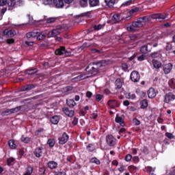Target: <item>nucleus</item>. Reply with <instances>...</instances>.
<instances>
[{"label": "nucleus", "instance_id": "27", "mask_svg": "<svg viewBox=\"0 0 175 175\" xmlns=\"http://www.w3.org/2000/svg\"><path fill=\"white\" fill-rule=\"evenodd\" d=\"M115 84L118 90H121V88H122V81H121V79H117L116 80Z\"/></svg>", "mask_w": 175, "mask_h": 175}, {"label": "nucleus", "instance_id": "36", "mask_svg": "<svg viewBox=\"0 0 175 175\" xmlns=\"http://www.w3.org/2000/svg\"><path fill=\"white\" fill-rule=\"evenodd\" d=\"M33 172V167L29 166L27 167L25 174H24L23 175H31L32 174Z\"/></svg>", "mask_w": 175, "mask_h": 175}, {"label": "nucleus", "instance_id": "43", "mask_svg": "<svg viewBox=\"0 0 175 175\" xmlns=\"http://www.w3.org/2000/svg\"><path fill=\"white\" fill-rule=\"evenodd\" d=\"M90 163H96V165H100V161H99V159H96V158H92L90 159Z\"/></svg>", "mask_w": 175, "mask_h": 175}, {"label": "nucleus", "instance_id": "54", "mask_svg": "<svg viewBox=\"0 0 175 175\" xmlns=\"http://www.w3.org/2000/svg\"><path fill=\"white\" fill-rule=\"evenodd\" d=\"M169 84H170V85H171V87H174V88L175 79H172L171 80H170Z\"/></svg>", "mask_w": 175, "mask_h": 175}, {"label": "nucleus", "instance_id": "58", "mask_svg": "<svg viewBox=\"0 0 175 175\" xmlns=\"http://www.w3.org/2000/svg\"><path fill=\"white\" fill-rule=\"evenodd\" d=\"M7 43H8V44H12L13 43H14V39L13 38H10V39H8L6 40Z\"/></svg>", "mask_w": 175, "mask_h": 175}, {"label": "nucleus", "instance_id": "35", "mask_svg": "<svg viewBox=\"0 0 175 175\" xmlns=\"http://www.w3.org/2000/svg\"><path fill=\"white\" fill-rule=\"evenodd\" d=\"M36 32H29L26 35V38H27V39H31V38H36Z\"/></svg>", "mask_w": 175, "mask_h": 175}, {"label": "nucleus", "instance_id": "41", "mask_svg": "<svg viewBox=\"0 0 175 175\" xmlns=\"http://www.w3.org/2000/svg\"><path fill=\"white\" fill-rule=\"evenodd\" d=\"M125 96L126 99H135L136 98V95H135V94H131V93L126 94Z\"/></svg>", "mask_w": 175, "mask_h": 175}, {"label": "nucleus", "instance_id": "52", "mask_svg": "<svg viewBox=\"0 0 175 175\" xmlns=\"http://www.w3.org/2000/svg\"><path fill=\"white\" fill-rule=\"evenodd\" d=\"M165 136L168 137V139H174V135H173V134L170 133H166Z\"/></svg>", "mask_w": 175, "mask_h": 175}, {"label": "nucleus", "instance_id": "48", "mask_svg": "<svg viewBox=\"0 0 175 175\" xmlns=\"http://www.w3.org/2000/svg\"><path fill=\"white\" fill-rule=\"evenodd\" d=\"M48 144L50 147H54V144H55V143L54 142V139H49Z\"/></svg>", "mask_w": 175, "mask_h": 175}, {"label": "nucleus", "instance_id": "63", "mask_svg": "<svg viewBox=\"0 0 175 175\" xmlns=\"http://www.w3.org/2000/svg\"><path fill=\"white\" fill-rule=\"evenodd\" d=\"M133 160L134 161V162H139V157L135 156V157L133 158Z\"/></svg>", "mask_w": 175, "mask_h": 175}, {"label": "nucleus", "instance_id": "50", "mask_svg": "<svg viewBox=\"0 0 175 175\" xmlns=\"http://www.w3.org/2000/svg\"><path fill=\"white\" fill-rule=\"evenodd\" d=\"M103 27V25H97L94 26V29L95 31H99V29H102Z\"/></svg>", "mask_w": 175, "mask_h": 175}, {"label": "nucleus", "instance_id": "5", "mask_svg": "<svg viewBox=\"0 0 175 175\" xmlns=\"http://www.w3.org/2000/svg\"><path fill=\"white\" fill-rule=\"evenodd\" d=\"M130 79L133 83H139L140 80V74L137 71H133L130 75Z\"/></svg>", "mask_w": 175, "mask_h": 175}, {"label": "nucleus", "instance_id": "57", "mask_svg": "<svg viewBox=\"0 0 175 175\" xmlns=\"http://www.w3.org/2000/svg\"><path fill=\"white\" fill-rule=\"evenodd\" d=\"M132 2H133V0H129L126 1L123 5L125 6H129V5L132 4Z\"/></svg>", "mask_w": 175, "mask_h": 175}, {"label": "nucleus", "instance_id": "46", "mask_svg": "<svg viewBox=\"0 0 175 175\" xmlns=\"http://www.w3.org/2000/svg\"><path fill=\"white\" fill-rule=\"evenodd\" d=\"M12 162H14V158L10 157L7 160V164L8 166H12Z\"/></svg>", "mask_w": 175, "mask_h": 175}, {"label": "nucleus", "instance_id": "2", "mask_svg": "<svg viewBox=\"0 0 175 175\" xmlns=\"http://www.w3.org/2000/svg\"><path fill=\"white\" fill-rule=\"evenodd\" d=\"M106 60H102L97 63H91L86 68V72H88L90 75L92 76H95L99 73V68H102V66H106L107 65Z\"/></svg>", "mask_w": 175, "mask_h": 175}, {"label": "nucleus", "instance_id": "42", "mask_svg": "<svg viewBox=\"0 0 175 175\" xmlns=\"http://www.w3.org/2000/svg\"><path fill=\"white\" fill-rule=\"evenodd\" d=\"M11 111V114H13L14 113H18V111H20V110H21V107H16L14 109H10Z\"/></svg>", "mask_w": 175, "mask_h": 175}, {"label": "nucleus", "instance_id": "55", "mask_svg": "<svg viewBox=\"0 0 175 175\" xmlns=\"http://www.w3.org/2000/svg\"><path fill=\"white\" fill-rule=\"evenodd\" d=\"M78 122H79V119H77V118H74L72 122V124L73 125H77Z\"/></svg>", "mask_w": 175, "mask_h": 175}, {"label": "nucleus", "instance_id": "19", "mask_svg": "<svg viewBox=\"0 0 175 175\" xmlns=\"http://www.w3.org/2000/svg\"><path fill=\"white\" fill-rule=\"evenodd\" d=\"M116 122L120 124L121 126H125V123L124 122V119L118 116V115L116 116L115 119Z\"/></svg>", "mask_w": 175, "mask_h": 175}, {"label": "nucleus", "instance_id": "29", "mask_svg": "<svg viewBox=\"0 0 175 175\" xmlns=\"http://www.w3.org/2000/svg\"><path fill=\"white\" fill-rule=\"evenodd\" d=\"M66 104L69 106V107H75V106H76V103L73 99L66 100Z\"/></svg>", "mask_w": 175, "mask_h": 175}, {"label": "nucleus", "instance_id": "38", "mask_svg": "<svg viewBox=\"0 0 175 175\" xmlns=\"http://www.w3.org/2000/svg\"><path fill=\"white\" fill-rule=\"evenodd\" d=\"M55 20H57V18L55 17H50L45 19V21L48 23V24H51L53 23H55Z\"/></svg>", "mask_w": 175, "mask_h": 175}, {"label": "nucleus", "instance_id": "14", "mask_svg": "<svg viewBox=\"0 0 175 175\" xmlns=\"http://www.w3.org/2000/svg\"><path fill=\"white\" fill-rule=\"evenodd\" d=\"M148 96L150 99H152L153 98L157 96V93L155 92L154 88H150L148 91Z\"/></svg>", "mask_w": 175, "mask_h": 175}, {"label": "nucleus", "instance_id": "62", "mask_svg": "<svg viewBox=\"0 0 175 175\" xmlns=\"http://www.w3.org/2000/svg\"><path fill=\"white\" fill-rule=\"evenodd\" d=\"M25 44H27V46H33V42L26 41Z\"/></svg>", "mask_w": 175, "mask_h": 175}, {"label": "nucleus", "instance_id": "53", "mask_svg": "<svg viewBox=\"0 0 175 175\" xmlns=\"http://www.w3.org/2000/svg\"><path fill=\"white\" fill-rule=\"evenodd\" d=\"M132 159V155L131 154H127L125 157V161L126 162H129Z\"/></svg>", "mask_w": 175, "mask_h": 175}, {"label": "nucleus", "instance_id": "32", "mask_svg": "<svg viewBox=\"0 0 175 175\" xmlns=\"http://www.w3.org/2000/svg\"><path fill=\"white\" fill-rule=\"evenodd\" d=\"M37 72H38V69H36V68L30 69V70H27L25 71V74H26V75H35V73H37Z\"/></svg>", "mask_w": 175, "mask_h": 175}, {"label": "nucleus", "instance_id": "31", "mask_svg": "<svg viewBox=\"0 0 175 175\" xmlns=\"http://www.w3.org/2000/svg\"><path fill=\"white\" fill-rule=\"evenodd\" d=\"M79 5L81 8H87L88 6V0H79Z\"/></svg>", "mask_w": 175, "mask_h": 175}, {"label": "nucleus", "instance_id": "3", "mask_svg": "<svg viewBox=\"0 0 175 175\" xmlns=\"http://www.w3.org/2000/svg\"><path fill=\"white\" fill-rule=\"evenodd\" d=\"M16 0H0V6H6L1 10V13H5L6 10H13L16 9Z\"/></svg>", "mask_w": 175, "mask_h": 175}, {"label": "nucleus", "instance_id": "13", "mask_svg": "<svg viewBox=\"0 0 175 175\" xmlns=\"http://www.w3.org/2000/svg\"><path fill=\"white\" fill-rule=\"evenodd\" d=\"M124 16H123L122 15H120L118 14H114L112 18H111V22L113 24H116V23H120V21H121V20L122 19V18H124Z\"/></svg>", "mask_w": 175, "mask_h": 175}, {"label": "nucleus", "instance_id": "61", "mask_svg": "<svg viewBox=\"0 0 175 175\" xmlns=\"http://www.w3.org/2000/svg\"><path fill=\"white\" fill-rule=\"evenodd\" d=\"M91 96H92V92H88L86 93V97H87V98H91Z\"/></svg>", "mask_w": 175, "mask_h": 175}, {"label": "nucleus", "instance_id": "10", "mask_svg": "<svg viewBox=\"0 0 175 175\" xmlns=\"http://www.w3.org/2000/svg\"><path fill=\"white\" fill-rule=\"evenodd\" d=\"M163 72L165 75H169L170 72H172V70L173 69V64H167L163 66Z\"/></svg>", "mask_w": 175, "mask_h": 175}, {"label": "nucleus", "instance_id": "30", "mask_svg": "<svg viewBox=\"0 0 175 175\" xmlns=\"http://www.w3.org/2000/svg\"><path fill=\"white\" fill-rule=\"evenodd\" d=\"M105 2L107 6L113 8V6H114V3H116V0H105Z\"/></svg>", "mask_w": 175, "mask_h": 175}, {"label": "nucleus", "instance_id": "16", "mask_svg": "<svg viewBox=\"0 0 175 175\" xmlns=\"http://www.w3.org/2000/svg\"><path fill=\"white\" fill-rule=\"evenodd\" d=\"M63 111L68 117H73L75 116V111L69 110L68 108H63Z\"/></svg>", "mask_w": 175, "mask_h": 175}, {"label": "nucleus", "instance_id": "47", "mask_svg": "<svg viewBox=\"0 0 175 175\" xmlns=\"http://www.w3.org/2000/svg\"><path fill=\"white\" fill-rule=\"evenodd\" d=\"M10 114H12L10 109H5L1 113L2 116H9Z\"/></svg>", "mask_w": 175, "mask_h": 175}, {"label": "nucleus", "instance_id": "25", "mask_svg": "<svg viewBox=\"0 0 175 175\" xmlns=\"http://www.w3.org/2000/svg\"><path fill=\"white\" fill-rule=\"evenodd\" d=\"M8 146L12 150H14V148H17V145L15 144L14 139H10L8 141Z\"/></svg>", "mask_w": 175, "mask_h": 175}, {"label": "nucleus", "instance_id": "60", "mask_svg": "<svg viewBox=\"0 0 175 175\" xmlns=\"http://www.w3.org/2000/svg\"><path fill=\"white\" fill-rule=\"evenodd\" d=\"M91 118H93V120H96V118H98V114L93 113Z\"/></svg>", "mask_w": 175, "mask_h": 175}, {"label": "nucleus", "instance_id": "7", "mask_svg": "<svg viewBox=\"0 0 175 175\" xmlns=\"http://www.w3.org/2000/svg\"><path fill=\"white\" fill-rule=\"evenodd\" d=\"M61 32H62V30H61V29L59 28L54 29L51 31L49 32L48 36L49 38H54L55 36H58V35H59Z\"/></svg>", "mask_w": 175, "mask_h": 175}, {"label": "nucleus", "instance_id": "59", "mask_svg": "<svg viewBox=\"0 0 175 175\" xmlns=\"http://www.w3.org/2000/svg\"><path fill=\"white\" fill-rule=\"evenodd\" d=\"M122 69H124V70H126L128 69V64H126V63L123 64L122 65Z\"/></svg>", "mask_w": 175, "mask_h": 175}, {"label": "nucleus", "instance_id": "18", "mask_svg": "<svg viewBox=\"0 0 175 175\" xmlns=\"http://www.w3.org/2000/svg\"><path fill=\"white\" fill-rule=\"evenodd\" d=\"M152 64L154 68H155V69H159L162 66V63H161V62L156 59H153L152 61Z\"/></svg>", "mask_w": 175, "mask_h": 175}, {"label": "nucleus", "instance_id": "17", "mask_svg": "<svg viewBox=\"0 0 175 175\" xmlns=\"http://www.w3.org/2000/svg\"><path fill=\"white\" fill-rule=\"evenodd\" d=\"M54 5H55L56 8H61L65 5L64 3V0H54L53 1Z\"/></svg>", "mask_w": 175, "mask_h": 175}, {"label": "nucleus", "instance_id": "33", "mask_svg": "<svg viewBox=\"0 0 175 175\" xmlns=\"http://www.w3.org/2000/svg\"><path fill=\"white\" fill-rule=\"evenodd\" d=\"M21 141L23 143L28 144V143H29V142H31V138L23 135L21 137Z\"/></svg>", "mask_w": 175, "mask_h": 175}, {"label": "nucleus", "instance_id": "15", "mask_svg": "<svg viewBox=\"0 0 175 175\" xmlns=\"http://www.w3.org/2000/svg\"><path fill=\"white\" fill-rule=\"evenodd\" d=\"M88 77H91V76H88L87 75H79L72 79V81H80L81 80H84L85 79H88Z\"/></svg>", "mask_w": 175, "mask_h": 175}, {"label": "nucleus", "instance_id": "1", "mask_svg": "<svg viewBox=\"0 0 175 175\" xmlns=\"http://www.w3.org/2000/svg\"><path fill=\"white\" fill-rule=\"evenodd\" d=\"M148 21H150V17L148 16L139 18L137 21L133 22L132 25H127V30L129 31V32H135V31H137L139 28L144 27L146 23H148Z\"/></svg>", "mask_w": 175, "mask_h": 175}, {"label": "nucleus", "instance_id": "37", "mask_svg": "<svg viewBox=\"0 0 175 175\" xmlns=\"http://www.w3.org/2000/svg\"><path fill=\"white\" fill-rule=\"evenodd\" d=\"M140 51L142 54H147V52L148 51V47L146 45H143L140 49Z\"/></svg>", "mask_w": 175, "mask_h": 175}, {"label": "nucleus", "instance_id": "21", "mask_svg": "<svg viewBox=\"0 0 175 175\" xmlns=\"http://www.w3.org/2000/svg\"><path fill=\"white\" fill-rule=\"evenodd\" d=\"M139 9L138 8H135L130 10L129 14L130 16L126 17V20L129 21L130 18H132V15L133 13H137L139 12Z\"/></svg>", "mask_w": 175, "mask_h": 175}, {"label": "nucleus", "instance_id": "44", "mask_svg": "<svg viewBox=\"0 0 175 175\" xmlns=\"http://www.w3.org/2000/svg\"><path fill=\"white\" fill-rule=\"evenodd\" d=\"M87 150H88V151L92 152V151H94V150H95V146H94V144H90L87 146Z\"/></svg>", "mask_w": 175, "mask_h": 175}, {"label": "nucleus", "instance_id": "23", "mask_svg": "<svg viewBox=\"0 0 175 175\" xmlns=\"http://www.w3.org/2000/svg\"><path fill=\"white\" fill-rule=\"evenodd\" d=\"M90 8H95L99 5V0H88Z\"/></svg>", "mask_w": 175, "mask_h": 175}, {"label": "nucleus", "instance_id": "26", "mask_svg": "<svg viewBox=\"0 0 175 175\" xmlns=\"http://www.w3.org/2000/svg\"><path fill=\"white\" fill-rule=\"evenodd\" d=\"M58 166V163L57 162L51 161L48 163V167L50 169H55Z\"/></svg>", "mask_w": 175, "mask_h": 175}, {"label": "nucleus", "instance_id": "8", "mask_svg": "<svg viewBox=\"0 0 175 175\" xmlns=\"http://www.w3.org/2000/svg\"><path fill=\"white\" fill-rule=\"evenodd\" d=\"M56 55H62L63 54H65L67 56L70 55V52L69 51H66L65 47L62 46L61 48L57 49L55 52Z\"/></svg>", "mask_w": 175, "mask_h": 175}, {"label": "nucleus", "instance_id": "6", "mask_svg": "<svg viewBox=\"0 0 175 175\" xmlns=\"http://www.w3.org/2000/svg\"><path fill=\"white\" fill-rule=\"evenodd\" d=\"M106 142L109 147H114L116 145V138L111 135H107Z\"/></svg>", "mask_w": 175, "mask_h": 175}, {"label": "nucleus", "instance_id": "49", "mask_svg": "<svg viewBox=\"0 0 175 175\" xmlns=\"http://www.w3.org/2000/svg\"><path fill=\"white\" fill-rule=\"evenodd\" d=\"M146 58L145 55H141L137 57V60L142 62V61H144V59Z\"/></svg>", "mask_w": 175, "mask_h": 175}, {"label": "nucleus", "instance_id": "12", "mask_svg": "<svg viewBox=\"0 0 175 175\" xmlns=\"http://www.w3.org/2000/svg\"><path fill=\"white\" fill-rule=\"evenodd\" d=\"M3 33V36H5V38H13V36L16 35V31L12 29H5Z\"/></svg>", "mask_w": 175, "mask_h": 175}, {"label": "nucleus", "instance_id": "40", "mask_svg": "<svg viewBox=\"0 0 175 175\" xmlns=\"http://www.w3.org/2000/svg\"><path fill=\"white\" fill-rule=\"evenodd\" d=\"M150 56L152 58H159V57H161V55L159 52H153L150 54Z\"/></svg>", "mask_w": 175, "mask_h": 175}, {"label": "nucleus", "instance_id": "9", "mask_svg": "<svg viewBox=\"0 0 175 175\" xmlns=\"http://www.w3.org/2000/svg\"><path fill=\"white\" fill-rule=\"evenodd\" d=\"M175 99V95L172 92H169L165 94V103H169L170 102H173Z\"/></svg>", "mask_w": 175, "mask_h": 175}, {"label": "nucleus", "instance_id": "22", "mask_svg": "<svg viewBox=\"0 0 175 175\" xmlns=\"http://www.w3.org/2000/svg\"><path fill=\"white\" fill-rule=\"evenodd\" d=\"M118 103L117 100H109L108 101V105L109 106V107H111V109H114V107H116V106H118Z\"/></svg>", "mask_w": 175, "mask_h": 175}, {"label": "nucleus", "instance_id": "24", "mask_svg": "<svg viewBox=\"0 0 175 175\" xmlns=\"http://www.w3.org/2000/svg\"><path fill=\"white\" fill-rule=\"evenodd\" d=\"M36 38H37V40H43L44 39H46V34L43 33H39V32H36Z\"/></svg>", "mask_w": 175, "mask_h": 175}, {"label": "nucleus", "instance_id": "28", "mask_svg": "<svg viewBox=\"0 0 175 175\" xmlns=\"http://www.w3.org/2000/svg\"><path fill=\"white\" fill-rule=\"evenodd\" d=\"M51 122L54 124L57 125L59 122V117L58 116H55L51 118Z\"/></svg>", "mask_w": 175, "mask_h": 175}, {"label": "nucleus", "instance_id": "51", "mask_svg": "<svg viewBox=\"0 0 175 175\" xmlns=\"http://www.w3.org/2000/svg\"><path fill=\"white\" fill-rule=\"evenodd\" d=\"M102 98H103V96H102L100 94L96 95V100H97V102H100V100H102Z\"/></svg>", "mask_w": 175, "mask_h": 175}, {"label": "nucleus", "instance_id": "34", "mask_svg": "<svg viewBox=\"0 0 175 175\" xmlns=\"http://www.w3.org/2000/svg\"><path fill=\"white\" fill-rule=\"evenodd\" d=\"M33 88H35V85H28L25 86L22 91H31V90H33Z\"/></svg>", "mask_w": 175, "mask_h": 175}, {"label": "nucleus", "instance_id": "39", "mask_svg": "<svg viewBox=\"0 0 175 175\" xmlns=\"http://www.w3.org/2000/svg\"><path fill=\"white\" fill-rule=\"evenodd\" d=\"M147 106H148V102L147 101V100H143L141 102V109H146Z\"/></svg>", "mask_w": 175, "mask_h": 175}, {"label": "nucleus", "instance_id": "64", "mask_svg": "<svg viewBox=\"0 0 175 175\" xmlns=\"http://www.w3.org/2000/svg\"><path fill=\"white\" fill-rule=\"evenodd\" d=\"M124 106H129V101L125 100L123 103Z\"/></svg>", "mask_w": 175, "mask_h": 175}, {"label": "nucleus", "instance_id": "11", "mask_svg": "<svg viewBox=\"0 0 175 175\" xmlns=\"http://www.w3.org/2000/svg\"><path fill=\"white\" fill-rule=\"evenodd\" d=\"M68 140H69V135L64 133L62 137H59V144H65Z\"/></svg>", "mask_w": 175, "mask_h": 175}, {"label": "nucleus", "instance_id": "20", "mask_svg": "<svg viewBox=\"0 0 175 175\" xmlns=\"http://www.w3.org/2000/svg\"><path fill=\"white\" fill-rule=\"evenodd\" d=\"M42 150H43V148H37L35 151L33 152L34 155H36V157L37 158H40V157H42Z\"/></svg>", "mask_w": 175, "mask_h": 175}, {"label": "nucleus", "instance_id": "4", "mask_svg": "<svg viewBox=\"0 0 175 175\" xmlns=\"http://www.w3.org/2000/svg\"><path fill=\"white\" fill-rule=\"evenodd\" d=\"M151 18L156 20L157 23H162L165 21V18H167V14H154L150 16Z\"/></svg>", "mask_w": 175, "mask_h": 175}, {"label": "nucleus", "instance_id": "56", "mask_svg": "<svg viewBox=\"0 0 175 175\" xmlns=\"http://www.w3.org/2000/svg\"><path fill=\"white\" fill-rule=\"evenodd\" d=\"M133 122L135 124V125H139L140 124V120H137V118H134L133 120Z\"/></svg>", "mask_w": 175, "mask_h": 175}, {"label": "nucleus", "instance_id": "45", "mask_svg": "<svg viewBox=\"0 0 175 175\" xmlns=\"http://www.w3.org/2000/svg\"><path fill=\"white\" fill-rule=\"evenodd\" d=\"M53 0H43L42 3L45 5H53Z\"/></svg>", "mask_w": 175, "mask_h": 175}]
</instances>
